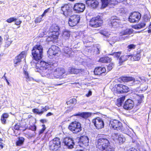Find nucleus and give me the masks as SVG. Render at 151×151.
<instances>
[{
  "label": "nucleus",
  "instance_id": "nucleus-1",
  "mask_svg": "<svg viewBox=\"0 0 151 151\" xmlns=\"http://www.w3.org/2000/svg\"><path fill=\"white\" fill-rule=\"evenodd\" d=\"M96 146L101 151H114V148L111 145L109 140L105 137L99 138L96 141Z\"/></svg>",
  "mask_w": 151,
  "mask_h": 151
},
{
  "label": "nucleus",
  "instance_id": "nucleus-2",
  "mask_svg": "<svg viewBox=\"0 0 151 151\" xmlns=\"http://www.w3.org/2000/svg\"><path fill=\"white\" fill-rule=\"evenodd\" d=\"M43 50V47L40 43L35 45L32 50L33 59L36 61L40 60L42 56Z\"/></svg>",
  "mask_w": 151,
  "mask_h": 151
},
{
  "label": "nucleus",
  "instance_id": "nucleus-3",
  "mask_svg": "<svg viewBox=\"0 0 151 151\" xmlns=\"http://www.w3.org/2000/svg\"><path fill=\"white\" fill-rule=\"evenodd\" d=\"M114 93L121 94L126 93L129 91V87L127 86L122 84H116L112 89Z\"/></svg>",
  "mask_w": 151,
  "mask_h": 151
},
{
  "label": "nucleus",
  "instance_id": "nucleus-4",
  "mask_svg": "<svg viewBox=\"0 0 151 151\" xmlns=\"http://www.w3.org/2000/svg\"><path fill=\"white\" fill-rule=\"evenodd\" d=\"M61 146V142L59 137H55L49 142L48 147L51 151H57Z\"/></svg>",
  "mask_w": 151,
  "mask_h": 151
},
{
  "label": "nucleus",
  "instance_id": "nucleus-5",
  "mask_svg": "<svg viewBox=\"0 0 151 151\" xmlns=\"http://www.w3.org/2000/svg\"><path fill=\"white\" fill-rule=\"evenodd\" d=\"M68 129L73 133L77 134L81 131L82 127L80 122L75 121L72 122L69 124Z\"/></svg>",
  "mask_w": 151,
  "mask_h": 151
},
{
  "label": "nucleus",
  "instance_id": "nucleus-6",
  "mask_svg": "<svg viewBox=\"0 0 151 151\" xmlns=\"http://www.w3.org/2000/svg\"><path fill=\"white\" fill-rule=\"evenodd\" d=\"M103 21L101 17L97 15L92 18L89 21V25L93 28H98L103 24Z\"/></svg>",
  "mask_w": 151,
  "mask_h": 151
},
{
  "label": "nucleus",
  "instance_id": "nucleus-7",
  "mask_svg": "<svg viewBox=\"0 0 151 151\" xmlns=\"http://www.w3.org/2000/svg\"><path fill=\"white\" fill-rule=\"evenodd\" d=\"M59 9L61 14L66 17L70 15L72 12L71 7L68 3L62 4Z\"/></svg>",
  "mask_w": 151,
  "mask_h": 151
},
{
  "label": "nucleus",
  "instance_id": "nucleus-8",
  "mask_svg": "<svg viewBox=\"0 0 151 151\" xmlns=\"http://www.w3.org/2000/svg\"><path fill=\"white\" fill-rule=\"evenodd\" d=\"M141 18V14L138 12H132L128 18L129 21L132 23L138 22Z\"/></svg>",
  "mask_w": 151,
  "mask_h": 151
},
{
  "label": "nucleus",
  "instance_id": "nucleus-9",
  "mask_svg": "<svg viewBox=\"0 0 151 151\" xmlns=\"http://www.w3.org/2000/svg\"><path fill=\"white\" fill-rule=\"evenodd\" d=\"M80 16L77 14H74L70 16L68 20V24L70 27L76 26L79 22Z\"/></svg>",
  "mask_w": 151,
  "mask_h": 151
},
{
  "label": "nucleus",
  "instance_id": "nucleus-10",
  "mask_svg": "<svg viewBox=\"0 0 151 151\" xmlns=\"http://www.w3.org/2000/svg\"><path fill=\"white\" fill-rule=\"evenodd\" d=\"M92 122L97 129L103 128L104 126V123L101 118L99 117H96L92 120Z\"/></svg>",
  "mask_w": 151,
  "mask_h": 151
},
{
  "label": "nucleus",
  "instance_id": "nucleus-11",
  "mask_svg": "<svg viewBox=\"0 0 151 151\" xmlns=\"http://www.w3.org/2000/svg\"><path fill=\"white\" fill-rule=\"evenodd\" d=\"M59 47L55 45H52L49 49L47 53L49 57L51 58V57H53L58 54L59 52Z\"/></svg>",
  "mask_w": 151,
  "mask_h": 151
},
{
  "label": "nucleus",
  "instance_id": "nucleus-12",
  "mask_svg": "<svg viewBox=\"0 0 151 151\" xmlns=\"http://www.w3.org/2000/svg\"><path fill=\"white\" fill-rule=\"evenodd\" d=\"M110 125L113 128L116 130L121 129L122 127V123L119 121L114 119L110 122Z\"/></svg>",
  "mask_w": 151,
  "mask_h": 151
},
{
  "label": "nucleus",
  "instance_id": "nucleus-13",
  "mask_svg": "<svg viewBox=\"0 0 151 151\" xmlns=\"http://www.w3.org/2000/svg\"><path fill=\"white\" fill-rule=\"evenodd\" d=\"M26 55V52L25 51H23L16 56L13 60L14 65H17L21 62L22 58H25Z\"/></svg>",
  "mask_w": 151,
  "mask_h": 151
},
{
  "label": "nucleus",
  "instance_id": "nucleus-14",
  "mask_svg": "<svg viewBox=\"0 0 151 151\" xmlns=\"http://www.w3.org/2000/svg\"><path fill=\"white\" fill-rule=\"evenodd\" d=\"M85 4L83 3H78L75 4L73 7L74 10L77 13L83 12L85 9Z\"/></svg>",
  "mask_w": 151,
  "mask_h": 151
},
{
  "label": "nucleus",
  "instance_id": "nucleus-15",
  "mask_svg": "<svg viewBox=\"0 0 151 151\" xmlns=\"http://www.w3.org/2000/svg\"><path fill=\"white\" fill-rule=\"evenodd\" d=\"M63 143H64L65 145L69 149L73 148L75 145L73 139L69 137L65 138L63 141Z\"/></svg>",
  "mask_w": 151,
  "mask_h": 151
},
{
  "label": "nucleus",
  "instance_id": "nucleus-16",
  "mask_svg": "<svg viewBox=\"0 0 151 151\" xmlns=\"http://www.w3.org/2000/svg\"><path fill=\"white\" fill-rule=\"evenodd\" d=\"M89 139L88 137L86 136H81L79 139L78 143L81 147H84L88 145Z\"/></svg>",
  "mask_w": 151,
  "mask_h": 151
},
{
  "label": "nucleus",
  "instance_id": "nucleus-17",
  "mask_svg": "<svg viewBox=\"0 0 151 151\" xmlns=\"http://www.w3.org/2000/svg\"><path fill=\"white\" fill-rule=\"evenodd\" d=\"M65 73L64 69L63 68H56L53 73L54 76L57 78H59Z\"/></svg>",
  "mask_w": 151,
  "mask_h": 151
},
{
  "label": "nucleus",
  "instance_id": "nucleus-18",
  "mask_svg": "<svg viewBox=\"0 0 151 151\" xmlns=\"http://www.w3.org/2000/svg\"><path fill=\"white\" fill-rule=\"evenodd\" d=\"M134 105L133 101L131 99H128L125 102L123 106V108L126 110H130L132 109Z\"/></svg>",
  "mask_w": 151,
  "mask_h": 151
},
{
  "label": "nucleus",
  "instance_id": "nucleus-19",
  "mask_svg": "<svg viewBox=\"0 0 151 151\" xmlns=\"http://www.w3.org/2000/svg\"><path fill=\"white\" fill-rule=\"evenodd\" d=\"M114 140L119 144L123 143L125 141V138L122 135L116 133L115 134Z\"/></svg>",
  "mask_w": 151,
  "mask_h": 151
},
{
  "label": "nucleus",
  "instance_id": "nucleus-20",
  "mask_svg": "<svg viewBox=\"0 0 151 151\" xmlns=\"http://www.w3.org/2000/svg\"><path fill=\"white\" fill-rule=\"evenodd\" d=\"M130 98L134 101H137L139 104L142 102V99L144 98L143 95L139 96L137 94L133 93H132L130 95Z\"/></svg>",
  "mask_w": 151,
  "mask_h": 151
},
{
  "label": "nucleus",
  "instance_id": "nucleus-21",
  "mask_svg": "<svg viewBox=\"0 0 151 151\" xmlns=\"http://www.w3.org/2000/svg\"><path fill=\"white\" fill-rule=\"evenodd\" d=\"M106 72V69L104 67H96L94 70L93 72L94 74L96 75H101L103 73H105Z\"/></svg>",
  "mask_w": 151,
  "mask_h": 151
},
{
  "label": "nucleus",
  "instance_id": "nucleus-22",
  "mask_svg": "<svg viewBox=\"0 0 151 151\" xmlns=\"http://www.w3.org/2000/svg\"><path fill=\"white\" fill-rule=\"evenodd\" d=\"M91 115L92 113L90 112H79L73 114L72 116H78L85 119H87L88 117L90 116Z\"/></svg>",
  "mask_w": 151,
  "mask_h": 151
},
{
  "label": "nucleus",
  "instance_id": "nucleus-23",
  "mask_svg": "<svg viewBox=\"0 0 151 151\" xmlns=\"http://www.w3.org/2000/svg\"><path fill=\"white\" fill-rule=\"evenodd\" d=\"M86 3L88 6L93 9L96 8L99 5V2L96 0H87Z\"/></svg>",
  "mask_w": 151,
  "mask_h": 151
},
{
  "label": "nucleus",
  "instance_id": "nucleus-24",
  "mask_svg": "<svg viewBox=\"0 0 151 151\" xmlns=\"http://www.w3.org/2000/svg\"><path fill=\"white\" fill-rule=\"evenodd\" d=\"M83 71L82 69H77L73 67H69L68 70V72L70 74H77Z\"/></svg>",
  "mask_w": 151,
  "mask_h": 151
},
{
  "label": "nucleus",
  "instance_id": "nucleus-25",
  "mask_svg": "<svg viewBox=\"0 0 151 151\" xmlns=\"http://www.w3.org/2000/svg\"><path fill=\"white\" fill-rule=\"evenodd\" d=\"M119 81L122 82H128L131 81H135V79L132 76H122L118 78Z\"/></svg>",
  "mask_w": 151,
  "mask_h": 151
},
{
  "label": "nucleus",
  "instance_id": "nucleus-26",
  "mask_svg": "<svg viewBox=\"0 0 151 151\" xmlns=\"http://www.w3.org/2000/svg\"><path fill=\"white\" fill-rule=\"evenodd\" d=\"M42 109L41 111H39L38 109L34 108L32 109V112L35 114L38 115H41L44 112L46 111L49 109V108L47 106H45V107L42 106Z\"/></svg>",
  "mask_w": 151,
  "mask_h": 151
},
{
  "label": "nucleus",
  "instance_id": "nucleus-27",
  "mask_svg": "<svg viewBox=\"0 0 151 151\" xmlns=\"http://www.w3.org/2000/svg\"><path fill=\"white\" fill-rule=\"evenodd\" d=\"M77 100L76 99L73 98L67 101L66 103L67 108L70 110L73 109V106L76 104Z\"/></svg>",
  "mask_w": 151,
  "mask_h": 151
},
{
  "label": "nucleus",
  "instance_id": "nucleus-28",
  "mask_svg": "<svg viewBox=\"0 0 151 151\" xmlns=\"http://www.w3.org/2000/svg\"><path fill=\"white\" fill-rule=\"evenodd\" d=\"M60 33L59 32L56 31H52L48 30V37L53 39V40H56L58 38Z\"/></svg>",
  "mask_w": 151,
  "mask_h": 151
},
{
  "label": "nucleus",
  "instance_id": "nucleus-29",
  "mask_svg": "<svg viewBox=\"0 0 151 151\" xmlns=\"http://www.w3.org/2000/svg\"><path fill=\"white\" fill-rule=\"evenodd\" d=\"M63 51L64 56L68 58L70 57L73 52L71 48L68 47H65L63 49Z\"/></svg>",
  "mask_w": 151,
  "mask_h": 151
},
{
  "label": "nucleus",
  "instance_id": "nucleus-30",
  "mask_svg": "<svg viewBox=\"0 0 151 151\" xmlns=\"http://www.w3.org/2000/svg\"><path fill=\"white\" fill-rule=\"evenodd\" d=\"M27 128V127L26 125H25L24 127H22L20 123H17L14 125L12 129L14 131L15 130L17 131L22 130L23 131H24L26 130Z\"/></svg>",
  "mask_w": 151,
  "mask_h": 151
},
{
  "label": "nucleus",
  "instance_id": "nucleus-31",
  "mask_svg": "<svg viewBox=\"0 0 151 151\" xmlns=\"http://www.w3.org/2000/svg\"><path fill=\"white\" fill-rule=\"evenodd\" d=\"M57 63H48L47 70L50 74L53 73L54 71H55L56 69L55 68L57 66Z\"/></svg>",
  "mask_w": 151,
  "mask_h": 151
},
{
  "label": "nucleus",
  "instance_id": "nucleus-32",
  "mask_svg": "<svg viewBox=\"0 0 151 151\" xmlns=\"http://www.w3.org/2000/svg\"><path fill=\"white\" fill-rule=\"evenodd\" d=\"M130 55H123L120 56L119 58V63L120 65H121L123 62L128 60L130 57Z\"/></svg>",
  "mask_w": 151,
  "mask_h": 151
},
{
  "label": "nucleus",
  "instance_id": "nucleus-33",
  "mask_svg": "<svg viewBox=\"0 0 151 151\" xmlns=\"http://www.w3.org/2000/svg\"><path fill=\"white\" fill-rule=\"evenodd\" d=\"M111 59L108 56H105L101 58L99 61V62L104 63H108L111 61Z\"/></svg>",
  "mask_w": 151,
  "mask_h": 151
},
{
  "label": "nucleus",
  "instance_id": "nucleus-34",
  "mask_svg": "<svg viewBox=\"0 0 151 151\" xmlns=\"http://www.w3.org/2000/svg\"><path fill=\"white\" fill-rule=\"evenodd\" d=\"M60 27L58 25L56 24H52L50 27L49 29L51 31H56L59 32L60 31Z\"/></svg>",
  "mask_w": 151,
  "mask_h": 151
},
{
  "label": "nucleus",
  "instance_id": "nucleus-35",
  "mask_svg": "<svg viewBox=\"0 0 151 151\" xmlns=\"http://www.w3.org/2000/svg\"><path fill=\"white\" fill-rule=\"evenodd\" d=\"M145 25V23L144 22H141L133 26L132 27L135 29H139L143 28Z\"/></svg>",
  "mask_w": 151,
  "mask_h": 151
},
{
  "label": "nucleus",
  "instance_id": "nucleus-36",
  "mask_svg": "<svg viewBox=\"0 0 151 151\" xmlns=\"http://www.w3.org/2000/svg\"><path fill=\"white\" fill-rule=\"evenodd\" d=\"M133 32V30L132 29H126L121 32L120 33L121 35H130Z\"/></svg>",
  "mask_w": 151,
  "mask_h": 151
},
{
  "label": "nucleus",
  "instance_id": "nucleus-37",
  "mask_svg": "<svg viewBox=\"0 0 151 151\" xmlns=\"http://www.w3.org/2000/svg\"><path fill=\"white\" fill-rule=\"evenodd\" d=\"M9 116V115L7 113H4L2 114L1 116V121L3 124H5L6 123V120Z\"/></svg>",
  "mask_w": 151,
  "mask_h": 151
},
{
  "label": "nucleus",
  "instance_id": "nucleus-38",
  "mask_svg": "<svg viewBox=\"0 0 151 151\" xmlns=\"http://www.w3.org/2000/svg\"><path fill=\"white\" fill-rule=\"evenodd\" d=\"M48 63L44 61H41L40 63V69H45L47 68Z\"/></svg>",
  "mask_w": 151,
  "mask_h": 151
},
{
  "label": "nucleus",
  "instance_id": "nucleus-39",
  "mask_svg": "<svg viewBox=\"0 0 151 151\" xmlns=\"http://www.w3.org/2000/svg\"><path fill=\"white\" fill-rule=\"evenodd\" d=\"M70 35V32L67 30H65L63 32L62 36L65 40L69 38Z\"/></svg>",
  "mask_w": 151,
  "mask_h": 151
},
{
  "label": "nucleus",
  "instance_id": "nucleus-40",
  "mask_svg": "<svg viewBox=\"0 0 151 151\" xmlns=\"http://www.w3.org/2000/svg\"><path fill=\"white\" fill-rule=\"evenodd\" d=\"M25 139L23 137H19L17 141L16 142V145L17 146H20L22 145Z\"/></svg>",
  "mask_w": 151,
  "mask_h": 151
},
{
  "label": "nucleus",
  "instance_id": "nucleus-41",
  "mask_svg": "<svg viewBox=\"0 0 151 151\" xmlns=\"http://www.w3.org/2000/svg\"><path fill=\"white\" fill-rule=\"evenodd\" d=\"M122 54V52L119 51L118 52H113L111 54H109V55H114V58H116L117 59H119L120 58V55Z\"/></svg>",
  "mask_w": 151,
  "mask_h": 151
},
{
  "label": "nucleus",
  "instance_id": "nucleus-42",
  "mask_svg": "<svg viewBox=\"0 0 151 151\" xmlns=\"http://www.w3.org/2000/svg\"><path fill=\"white\" fill-rule=\"evenodd\" d=\"M131 55V58H133L134 60L135 61H138L140 60L141 58V55L139 53L136 54L135 55Z\"/></svg>",
  "mask_w": 151,
  "mask_h": 151
},
{
  "label": "nucleus",
  "instance_id": "nucleus-43",
  "mask_svg": "<svg viewBox=\"0 0 151 151\" xmlns=\"http://www.w3.org/2000/svg\"><path fill=\"white\" fill-rule=\"evenodd\" d=\"M41 70H40V73L42 76H45L50 74L47 70V68L41 69Z\"/></svg>",
  "mask_w": 151,
  "mask_h": 151
},
{
  "label": "nucleus",
  "instance_id": "nucleus-44",
  "mask_svg": "<svg viewBox=\"0 0 151 151\" xmlns=\"http://www.w3.org/2000/svg\"><path fill=\"white\" fill-rule=\"evenodd\" d=\"M125 99V96H122L117 99V102L118 105L121 106Z\"/></svg>",
  "mask_w": 151,
  "mask_h": 151
},
{
  "label": "nucleus",
  "instance_id": "nucleus-45",
  "mask_svg": "<svg viewBox=\"0 0 151 151\" xmlns=\"http://www.w3.org/2000/svg\"><path fill=\"white\" fill-rule=\"evenodd\" d=\"M101 6L102 7L104 8L108 5V0H101Z\"/></svg>",
  "mask_w": 151,
  "mask_h": 151
},
{
  "label": "nucleus",
  "instance_id": "nucleus-46",
  "mask_svg": "<svg viewBox=\"0 0 151 151\" xmlns=\"http://www.w3.org/2000/svg\"><path fill=\"white\" fill-rule=\"evenodd\" d=\"M150 18V15L149 14H145L143 16L144 19L145 21L149 20Z\"/></svg>",
  "mask_w": 151,
  "mask_h": 151
},
{
  "label": "nucleus",
  "instance_id": "nucleus-47",
  "mask_svg": "<svg viewBox=\"0 0 151 151\" xmlns=\"http://www.w3.org/2000/svg\"><path fill=\"white\" fill-rule=\"evenodd\" d=\"M116 20V19H113L111 21L110 24H111V26L112 27L115 26L118 24Z\"/></svg>",
  "mask_w": 151,
  "mask_h": 151
},
{
  "label": "nucleus",
  "instance_id": "nucleus-48",
  "mask_svg": "<svg viewBox=\"0 0 151 151\" xmlns=\"http://www.w3.org/2000/svg\"><path fill=\"white\" fill-rule=\"evenodd\" d=\"M17 19L14 17H11L6 19V21L9 23H11L15 21Z\"/></svg>",
  "mask_w": 151,
  "mask_h": 151
},
{
  "label": "nucleus",
  "instance_id": "nucleus-49",
  "mask_svg": "<svg viewBox=\"0 0 151 151\" xmlns=\"http://www.w3.org/2000/svg\"><path fill=\"white\" fill-rule=\"evenodd\" d=\"M42 128L39 131V135L42 134L46 129V127L45 124H42Z\"/></svg>",
  "mask_w": 151,
  "mask_h": 151
},
{
  "label": "nucleus",
  "instance_id": "nucleus-50",
  "mask_svg": "<svg viewBox=\"0 0 151 151\" xmlns=\"http://www.w3.org/2000/svg\"><path fill=\"white\" fill-rule=\"evenodd\" d=\"M37 129L36 126L35 125H30L28 128V129L33 131L35 132Z\"/></svg>",
  "mask_w": 151,
  "mask_h": 151
},
{
  "label": "nucleus",
  "instance_id": "nucleus-51",
  "mask_svg": "<svg viewBox=\"0 0 151 151\" xmlns=\"http://www.w3.org/2000/svg\"><path fill=\"white\" fill-rule=\"evenodd\" d=\"M42 17H38L35 18L34 21L35 23H40L42 21Z\"/></svg>",
  "mask_w": 151,
  "mask_h": 151
},
{
  "label": "nucleus",
  "instance_id": "nucleus-52",
  "mask_svg": "<svg viewBox=\"0 0 151 151\" xmlns=\"http://www.w3.org/2000/svg\"><path fill=\"white\" fill-rule=\"evenodd\" d=\"M107 66V69L108 71L111 70L113 68V66L114 64L113 63H110Z\"/></svg>",
  "mask_w": 151,
  "mask_h": 151
},
{
  "label": "nucleus",
  "instance_id": "nucleus-53",
  "mask_svg": "<svg viewBox=\"0 0 151 151\" xmlns=\"http://www.w3.org/2000/svg\"><path fill=\"white\" fill-rule=\"evenodd\" d=\"M12 42L10 40H9L8 39L6 40L4 46L5 47H7L10 46Z\"/></svg>",
  "mask_w": 151,
  "mask_h": 151
},
{
  "label": "nucleus",
  "instance_id": "nucleus-54",
  "mask_svg": "<svg viewBox=\"0 0 151 151\" xmlns=\"http://www.w3.org/2000/svg\"><path fill=\"white\" fill-rule=\"evenodd\" d=\"M24 75L25 78L28 80L29 79V78L28 72L24 70Z\"/></svg>",
  "mask_w": 151,
  "mask_h": 151
},
{
  "label": "nucleus",
  "instance_id": "nucleus-55",
  "mask_svg": "<svg viewBox=\"0 0 151 151\" xmlns=\"http://www.w3.org/2000/svg\"><path fill=\"white\" fill-rule=\"evenodd\" d=\"M136 45L133 44H130L128 45L127 47V50H129V49H134Z\"/></svg>",
  "mask_w": 151,
  "mask_h": 151
},
{
  "label": "nucleus",
  "instance_id": "nucleus-56",
  "mask_svg": "<svg viewBox=\"0 0 151 151\" xmlns=\"http://www.w3.org/2000/svg\"><path fill=\"white\" fill-rule=\"evenodd\" d=\"M110 2L111 4L114 5L118 3L117 0H110Z\"/></svg>",
  "mask_w": 151,
  "mask_h": 151
},
{
  "label": "nucleus",
  "instance_id": "nucleus-57",
  "mask_svg": "<svg viewBox=\"0 0 151 151\" xmlns=\"http://www.w3.org/2000/svg\"><path fill=\"white\" fill-rule=\"evenodd\" d=\"M22 22V21L21 20H19L18 21H16L15 23V24L16 25H19Z\"/></svg>",
  "mask_w": 151,
  "mask_h": 151
},
{
  "label": "nucleus",
  "instance_id": "nucleus-58",
  "mask_svg": "<svg viewBox=\"0 0 151 151\" xmlns=\"http://www.w3.org/2000/svg\"><path fill=\"white\" fill-rule=\"evenodd\" d=\"M92 95V92L91 91H89L88 93L86 94V96L87 97H88Z\"/></svg>",
  "mask_w": 151,
  "mask_h": 151
},
{
  "label": "nucleus",
  "instance_id": "nucleus-59",
  "mask_svg": "<svg viewBox=\"0 0 151 151\" xmlns=\"http://www.w3.org/2000/svg\"><path fill=\"white\" fill-rule=\"evenodd\" d=\"M40 121L41 122L44 123L47 122V120L45 119H42L40 120Z\"/></svg>",
  "mask_w": 151,
  "mask_h": 151
},
{
  "label": "nucleus",
  "instance_id": "nucleus-60",
  "mask_svg": "<svg viewBox=\"0 0 151 151\" xmlns=\"http://www.w3.org/2000/svg\"><path fill=\"white\" fill-rule=\"evenodd\" d=\"M53 114L51 112H48L46 115V116L48 117L51 115H52Z\"/></svg>",
  "mask_w": 151,
  "mask_h": 151
},
{
  "label": "nucleus",
  "instance_id": "nucleus-61",
  "mask_svg": "<svg viewBox=\"0 0 151 151\" xmlns=\"http://www.w3.org/2000/svg\"><path fill=\"white\" fill-rule=\"evenodd\" d=\"M5 74H4V76H3V77H4L5 78V80L6 81V82L8 84V85H9V83L8 81V80L7 79L6 76H5Z\"/></svg>",
  "mask_w": 151,
  "mask_h": 151
},
{
  "label": "nucleus",
  "instance_id": "nucleus-62",
  "mask_svg": "<svg viewBox=\"0 0 151 151\" xmlns=\"http://www.w3.org/2000/svg\"><path fill=\"white\" fill-rule=\"evenodd\" d=\"M50 9V8L49 7L48 8H47V9H45L44 11V13H47L48 11H49V10Z\"/></svg>",
  "mask_w": 151,
  "mask_h": 151
},
{
  "label": "nucleus",
  "instance_id": "nucleus-63",
  "mask_svg": "<svg viewBox=\"0 0 151 151\" xmlns=\"http://www.w3.org/2000/svg\"><path fill=\"white\" fill-rule=\"evenodd\" d=\"M129 151H137V150L134 148H132L130 149Z\"/></svg>",
  "mask_w": 151,
  "mask_h": 151
},
{
  "label": "nucleus",
  "instance_id": "nucleus-64",
  "mask_svg": "<svg viewBox=\"0 0 151 151\" xmlns=\"http://www.w3.org/2000/svg\"><path fill=\"white\" fill-rule=\"evenodd\" d=\"M3 142H1V144H0V147L1 149H3L4 147L3 145Z\"/></svg>",
  "mask_w": 151,
  "mask_h": 151
}]
</instances>
